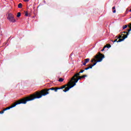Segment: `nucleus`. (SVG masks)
<instances>
[{"instance_id":"f257e3e1","label":"nucleus","mask_w":131,"mask_h":131,"mask_svg":"<svg viewBox=\"0 0 131 131\" xmlns=\"http://www.w3.org/2000/svg\"><path fill=\"white\" fill-rule=\"evenodd\" d=\"M79 73L76 74L71 79V80L69 82L67 85L65 86H62L61 89H64L63 90V92H68L70 89L73 88L75 85H76V83L79 79H81V78H83V77H86V75H83L82 76H79Z\"/></svg>"},{"instance_id":"f03ea898","label":"nucleus","mask_w":131,"mask_h":131,"mask_svg":"<svg viewBox=\"0 0 131 131\" xmlns=\"http://www.w3.org/2000/svg\"><path fill=\"white\" fill-rule=\"evenodd\" d=\"M36 97H33V96L31 97H27L25 98H23L20 100H18L15 102L13 104H12L11 106H9L7 107L6 108H5L4 110V111H6V110H9V109H11V108H13V107H15L16 105H18L19 104H26V103L29 101H33V100H34V98Z\"/></svg>"},{"instance_id":"7ed1b4c3","label":"nucleus","mask_w":131,"mask_h":131,"mask_svg":"<svg viewBox=\"0 0 131 131\" xmlns=\"http://www.w3.org/2000/svg\"><path fill=\"white\" fill-rule=\"evenodd\" d=\"M104 58H105V57L102 54L99 53L98 54L96 55L95 58H93L91 60L92 62H95V63H94L93 65L90 66L88 68H85V70H88V69L93 68V66H95V65H96L98 62H102Z\"/></svg>"},{"instance_id":"20e7f679","label":"nucleus","mask_w":131,"mask_h":131,"mask_svg":"<svg viewBox=\"0 0 131 131\" xmlns=\"http://www.w3.org/2000/svg\"><path fill=\"white\" fill-rule=\"evenodd\" d=\"M51 90V91H54L55 88H52L49 90H42L40 93L37 92L35 94L31 95L30 97H33L35 98L34 99H39L42 97V96H47V95H49V91Z\"/></svg>"},{"instance_id":"39448f33","label":"nucleus","mask_w":131,"mask_h":131,"mask_svg":"<svg viewBox=\"0 0 131 131\" xmlns=\"http://www.w3.org/2000/svg\"><path fill=\"white\" fill-rule=\"evenodd\" d=\"M124 34H122V36H120L119 37V40L117 41V39H116V40H115L114 41H113L114 42H120V41H123L124 39H125V38H126L127 37V35H128V33H127V32H124ZM121 37H122V39L121 38Z\"/></svg>"},{"instance_id":"423d86ee","label":"nucleus","mask_w":131,"mask_h":131,"mask_svg":"<svg viewBox=\"0 0 131 131\" xmlns=\"http://www.w3.org/2000/svg\"><path fill=\"white\" fill-rule=\"evenodd\" d=\"M7 19L9 22L11 23H15L16 22V19L15 18V16H14L12 13H9L7 16Z\"/></svg>"},{"instance_id":"0eeeda50","label":"nucleus","mask_w":131,"mask_h":131,"mask_svg":"<svg viewBox=\"0 0 131 131\" xmlns=\"http://www.w3.org/2000/svg\"><path fill=\"white\" fill-rule=\"evenodd\" d=\"M105 48H111V45H107L106 46H105L103 49L101 50L102 51H105Z\"/></svg>"},{"instance_id":"6e6552de","label":"nucleus","mask_w":131,"mask_h":131,"mask_svg":"<svg viewBox=\"0 0 131 131\" xmlns=\"http://www.w3.org/2000/svg\"><path fill=\"white\" fill-rule=\"evenodd\" d=\"M112 10H113V13H116V10H115V7H113L112 8Z\"/></svg>"},{"instance_id":"1a4fd4ad","label":"nucleus","mask_w":131,"mask_h":131,"mask_svg":"<svg viewBox=\"0 0 131 131\" xmlns=\"http://www.w3.org/2000/svg\"><path fill=\"white\" fill-rule=\"evenodd\" d=\"M90 61V58H87L84 60V62L86 63Z\"/></svg>"},{"instance_id":"9d476101","label":"nucleus","mask_w":131,"mask_h":131,"mask_svg":"<svg viewBox=\"0 0 131 131\" xmlns=\"http://www.w3.org/2000/svg\"><path fill=\"white\" fill-rule=\"evenodd\" d=\"M18 8H19V9H21V8H22V4L19 3L18 5Z\"/></svg>"},{"instance_id":"9b49d317","label":"nucleus","mask_w":131,"mask_h":131,"mask_svg":"<svg viewBox=\"0 0 131 131\" xmlns=\"http://www.w3.org/2000/svg\"><path fill=\"white\" fill-rule=\"evenodd\" d=\"M20 16H21V13L20 12L17 13V17L19 18V17H20Z\"/></svg>"},{"instance_id":"f8f14e48","label":"nucleus","mask_w":131,"mask_h":131,"mask_svg":"<svg viewBox=\"0 0 131 131\" xmlns=\"http://www.w3.org/2000/svg\"><path fill=\"white\" fill-rule=\"evenodd\" d=\"M63 80H64V79L60 78H59L58 81H60V82H62V81H63Z\"/></svg>"},{"instance_id":"ddd939ff","label":"nucleus","mask_w":131,"mask_h":131,"mask_svg":"<svg viewBox=\"0 0 131 131\" xmlns=\"http://www.w3.org/2000/svg\"><path fill=\"white\" fill-rule=\"evenodd\" d=\"M58 90H60V88H55L54 91H55V92H57Z\"/></svg>"},{"instance_id":"4468645a","label":"nucleus","mask_w":131,"mask_h":131,"mask_svg":"<svg viewBox=\"0 0 131 131\" xmlns=\"http://www.w3.org/2000/svg\"><path fill=\"white\" fill-rule=\"evenodd\" d=\"M127 27V25H125L123 27V29H125Z\"/></svg>"},{"instance_id":"2eb2a0df","label":"nucleus","mask_w":131,"mask_h":131,"mask_svg":"<svg viewBox=\"0 0 131 131\" xmlns=\"http://www.w3.org/2000/svg\"><path fill=\"white\" fill-rule=\"evenodd\" d=\"M25 16H26L27 17H28V12H26V13H25Z\"/></svg>"},{"instance_id":"dca6fc26","label":"nucleus","mask_w":131,"mask_h":131,"mask_svg":"<svg viewBox=\"0 0 131 131\" xmlns=\"http://www.w3.org/2000/svg\"><path fill=\"white\" fill-rule=\"evenodd\" d=\"M83 71H84V70H81L79 73H82V72H83Z\"/></svg>"},{"instance_id":"f3484780","label":"nucleus","mask_w":131,"mask_h":131,"mask_svg":"<svg viewBox=\"0 0 131 131\" xmlns=\"http://www.w3.org/2000/svg\"><path fill=\"white\" fill-rule=\"evenodd\" d=\"M5 111H4V110H3V111L1 112V114H4V113L5 112Z\"/></svg>"},{"instance_id":"a211bd4d","label":"nucleus","mask_w":131,"mask_h":131,"mask_svg":"<svg viewBox=\"0 0 131 131\" xmlns=\"http://www.w3.org/2000/svg\"><path fill=\"white\" fill-rule=\"evenodd\" d=\"M86 63L85 62V61L83 63V65L85 66Z\"/></svg>"},{"instance_id":"6ab92c4d","label":"nucleus","mask_w":131,"mask_h":131,"mask_svg":"<svg viewBox=\"0 0 131 131\" xmlns=\"http://www.w3.org/2000/svg\"><path fill=\"white\" fill-rule=\"evenodd\" d=\"M24 2H29V0H24Z\"/></svg>"},{"instance_id":"aec40b11","label":"nucleus","mask_w":131,"mask_h":131,"mask_svg":"<svg viewBox=\"0 0 131 131\" xmlns=\"http://www.w3.org/2000/svg\"><path fill=\"white\" fill-rule=\"evenodd\" d=\"M128 10V9H127L126 13H127V11Z\"/></svg>"},{"instance_id":"412c9836","label":"nucleus","mask_w":131,"mask_h":131,"mask_svg":"<svg viewBox=\"0 0 131 131\" xmlns=\"http://www.w3.org/2000/svg\"><path fill=\"white\" fill-rule=\"evenodd\" d=\"M129 12H131V9L129 10Z\"/></svg>"},{"instance_id":"4be33fe9","label":"nucleus","mask_w":131,"mask_h":131,"mask_svg":"<svg viewBox=\"0 0 131 131\" xmlns=\"http://www.w3.org/2000/svg\"><path fill=\"white\" fill-rule=\"evenodd\" d=\"M1 113H2V112H0V114H1Z\"/></svg>"}]
</instances>
